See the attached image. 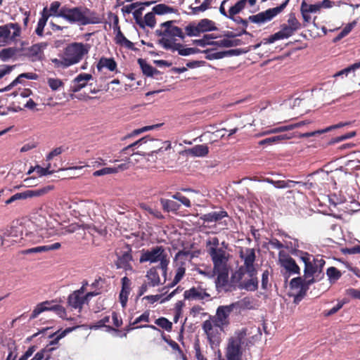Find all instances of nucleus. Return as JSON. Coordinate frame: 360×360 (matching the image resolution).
<instances>
[{
    "mask_svg": "<svg viewBox=\"0 0 360 360\" xmlns=\"http://www.w3.org/2000/svg\"><path fill=\"white\" fill-rule=\"evenodd\" d=\"M89 46L80 42L68 44L58 58L51 59L56 68L65 69L79 63L89 53Z\"/></svg>",
    "mask_w": 360,
    "mask_h": 360,
    "instance_id": "f257e3e1",
    "label": "nucleus"
},
{
    "mask_svg": "<svg viewBox=\"0 0 360 360\" xmlns=\"http://www.w3.org/2000/svg\"><path fill=\"white\" fill-rule=\"evenodd\" d=\"M60 18H62L71 24H77L79 25H86L98 22L95 13L89 8L83 6H77L70 8L63 6L60 8Z\"/></svg>",
    "mask_w": 360,
    "mask_h": 360,
    "instance_id": "f03ea898",
    "label": "nucleus"
},
{
    "mask_svg": "<svg viewBox=\"0 0 360 360\" xmlns=\"http://www.w3.org/2000/svg\"><path fill=\"white\" fill-rule=\"evenodd\" d=\"M139 261L141 263L146 262L155 263L160 262L157 266L162 270V275L166 277L169 259L162 246H155L147 250H143Z\"/></svg>",
    "mask_w": 360,
    "mask_h": 360,
    "instance_id": "7ed1b4c3",
    "label": "nucleus"
},
{
    "mask_svg": "<svg viewBox=\"0 0 360 360\" xmlns=\"http://www.w3.org/2000/svg\"><path fill=\"white\" fill-rule=\"evenodd\" d=\"M202 328L210 344L217 345L220 342L221 334L224 332L225 326L217 319L216 315H210L209 319L202 323Z\"/></svg>",
    "mask_w": 360,
    "mask_h": 360,
    "instance_id": "20e7f679",
    "label": "nucleus"
},
{
    "mask_svg": "<svg viewBox=\"0 0 360 360\" xmlns=\"http://www.w3.org/2000/svg\"><path fill=\"white\" fill-rule=\"evenodd\" d=\"M174 21L169 20L160 25L162 29L157 30L155 33L158 36L162 37L159 40V44L164 48V40H168L171 44H176V37L181 39H184L185 35L181 28L173 25Z\"/></svg>",
    "mask_w": 360,
    "mask_h": 360,
    "instance_id": "39448f33",
    "label": "nucleus"
},
{
    "mask_svg": "<svg viewBox=\"0 0 360 360\" xmlns=\"http://www.w3.org/2000/svg\"><path fill=\"white\" fill-rule=\"evenodd\" d=\"M246 337V330H242L236 333L234 337L229 339L226 356L227 360H241L242 345Z\"/></svg>",
    "mask_w": 360,
    "mask_h": 360,
    "instance_id": "423d86ee",
    "label": "nucleus"
},
{
    "mask_svg": "<svg viewBox=\"0 0 360 360\" xmlns=\"http://www.w3.org/2000/svg\"><path fill=\"white\" fill-rule=\"evenodd\" d=\"M240 257L243 259L244 264L239 267L234 276L237 275L238 280L240 281L245 274L249 276L257 274V271L255 266L256 259L255 250L253 248H247L245 255H243L242 251L240 252Z\"/></svg>",
    "mask_w": 360,
    "mask_h": 360,
    "instance_id": "0eeeda50",
    "label": "nucleus"
},
{
    "mask_svg": "<svg viewBox=\"0 0 360 360\" xmlns=\"http://www.w3.org/2000/svg\"><path fill=\"white\" fill-rule=\"evenodd\" d=\"M325 264L326 262L322 257H313L311 262L304 266V276L306 279L313 278L314 283L321 281L324 277L323 269Z\"/></svg>",
    "mask_w": 360,
    "mask_h": 360,
    "instance_id": "6e6552de",
    "label": "nucleus"
},
{
    "mask_svg": "<svg viewBox=\"0 0 360 360\" xmlns=\"http://www.w3.org/2000/svg\"><path fill=\"white\" fill-rule=\"evenodd\" d=\"M314 283L313 278L306 279L302 277L292 278L290 282V287L292 290L296 291L294 295V302H297L302 300L306 295L309 286Z\"/></svg>",
    "mask_w": 360,
    "mask_h": 360,
    "instance_id": "1a4fd4ad",
    "label": "nucleus"
},
{
    "mask_svg": "<svg viewBox=\"0 0 360 360\" xmlns=\"http://www.w3.org/2000/svg\"><path fill=\"white\" fill-rule=\"evenodd\" d=\"M289 1L290 0H285L279 6L267 9L266 11L260 12L256 15H250L249 16L248 20L250 22L257 24H263L269 22L284 10L288 4Z\"/></svg>",
    "mask_w": 360,
    "mask_h": 360,
    "instance_id": "9d476101",
    "label": "nucleus"
},
{
    "mask_svg": "<svg viewBox=\"0 0 360 360\" xmlns=\"http://www.w3.org/2000/svg\"><path fill=\"white\" fill-rule=\"evenodd\" d=\"M53 189H54V186L53 185H47V186H43L41 188H37L34 190H27L22 193H17L13 195L11 197H10L8 199H7L5 201V204L9 205L16 200L26 199L28 198L43 196L46 194L49 193L50 191H53Z\"/></svg>",
    "mask_w": 360,
    "mask_h": 360,
    "instance_id": "9b49d317",
    "label": "nucleus"
},
{
    "mask_svg": "<svg viewBox=\"0 0 360 360\" xmlns=\"http://www.w3.org/2000/svg\"><path fill=\"white\" fill-rule=\"evenodd\" d=\"M208 253L213 263V271L228 269L226 252L221 248H210Z\"/></svg>",
    "mask_w": 360,
    "mask_h": 360,
    "instance_id": "f8f14e48",
    "label": "nucleus"
},
{
    "mask_svg": "<svg viewBox=\"0 0 360 360\" xmlns=\"http://www.w3.org/2000/svg\"><path fill=\"white\" fill-rule=\"evenodd\" d=\"M53 302L44 301L37 304L30 316V320L36 319L40 314L46 311H53L61 317L65 315V309L63 306L60 304L50 306Z\"/></svg>",
    "mask_w": 360,
    "mask_h": 360,
    "instance_id": "ddd939ff",
    "label": "nucleus"
},
{
    "mask_svg": "<svg viewBox=\"0 0 360 360\" xmlns=\"http://www.w3.org/2000/svg\"><path fill=\"white\" fill-rule=\"evenodd\" d=\"M241 307L242 304L240 302H236L229 305H221L217 307L215 315L217 319L226 328L230 324L229 316L231 313L235 309H240Z\"/></svg>",
    "mask_w": 360,
    "mask_h": 360,
    "instance_id": "4468645a",
    "label": "nucleus"
},
{
    "mask_svg": "<svg viewBox=\"0 0 360 360\" xmlns=\"http://www.w3.org/2000/svg\"><path fill=\"white\" fill-rule=\"evenodd\" d=\"M20 34V27L18 23H8L0 26V43L14 40Z\"/></svg>",
    "mask_w": 360,
    "mask_h": 360,
    "instance_id": "2eb2a0df",
    "label": "nucleus"
},
{
    "mask_svg": "<svg viewBox=\"0 0 360 360\" xmlns=\"http://www.w3.org/2000/svg\"><path fill=\"white\" fill-rule=\"evenodd\" d=\"M217 274L215 285L219 292H231L236 290V287L229 282V269L213 271Z\"/></svg>",
    "mask_w": 360,
    "mask_h": 360,
    "instance_id": "dca6fc26",
    "label": "nucleus"
},
{
    "mask_svg": "<svg viewBox=\"0 0 360 360\" xmlns=\"http://www.w3.org/2000/svg\"><path fill=\"white\" fill-rule=\"evenodd\" d=\"M278 261L281 266L283 267L289 274H300V269L295 260L284 251L279 252Z\"/></svg>",
    "mask_w": 360,
    "mask_h": 360,
    "instance_id": "f3484780",
    "label": "nucleus"
},
{
    "mask_svg": "<svg viewBox=\"0 0 360 360\" xmlns=\"http://www.w3.org/2000/svg\"><path fill=\"white\" fill-rule=\"evenodd\" d=\"M126 250L121 255L118 256L115 265L117 269H123L125 271L131 270L132 266L130 262L133 259L131 255V248L129 245L125 246Z\"/></svg>",
    "mask_w": 360,
    "mask_h": 360,
    "instance_id": "a211bd4d",
    "label": "nucleus"
},
{
    "mask_svg": "<svg viewBox=\"0 0 360 360\" xmlns=\"http://www.w3.org/2000/svg\"><path fill=\"white\" fill-rule=\"evenodd\" d=\"M184 297L188 300H203L210 298V295L206 289L201 286L192 287L184 291Z\"/></svg>",
    "mask_w": 360,
    "mask_h": 360,
    "instance_id": "6ab92c4d",
    "label": "nucleus"
},
{
    "mask_svg": "<svg viewBox=\"0 0 360 360\" xmlns=\"http://www.w3.org/2000/svg\"><path fill=\"white\" fill-rule=\"evenodd\" d=\"M145 145L144 149L150 153H158L161 151L163 148V145H166L165 150L170 148L171 144L168 141L162 142L159 139H149L147 136V142L143 143Z\"/></svg>",
    "mask_w": 360,
    "mask_h": 360,
    "instance_id": "aec40b11",
    "label": "nucleus"
},
{
    "mask_svg": "<svg viewBox=\"0 0 360 360\" xmlns=\"http://www.w3.org/2000/svg\"><path fill=\"white\" fill-rule=\"evenodd\" d=\"M164 49L177 51L181 56H186L200 52V50L197 48H184L183 45L179 43L171 44L168 40H164Z\"/></svg>",
    "mask_w": 360,
    "mask_h": 360,
    "instance_id": "412c9836",
    "label": "nucleus"
},
{
    "mask_svg": "<svg viewBox=\"0 0 360 360\" xmlns=\"http://www.w3.org/2000/svg\"><path fill=\"white\" fill-rule=\"evenodd\" d=\"M122 288L119 295V301L123 308H125L128 301L131 288V280L124 276L121 279Z\"/></svg>",
    "mask_w": 360,
    "mask_h": 360,
    "instance_id": "4be33fe9",
    "label": "nucleus"
},
{
    "mask_svg": "<svg viewBox=\"0 0 360 360\" xmlns=\"http://www.w3.org/2000/svg\"><path fill=\"white\" fill-rule=\"evenodd\" d=\"M92 78L93 77L91 74L81 73L78 75L72 81L71 91L74 93L79 91L86 86L87 82L92 79Z\"/></svg>",
    "mask_w": 360,
    "mask_h": 360,
    "instance_id": "5701e85b",
    "label": "nucleus"
},
{
    "mask_svg": "<svg viewBox=\"0 0 360 360\" xmlns=\"http://www.w3.org/2000/svg\"><path fill=\"white\" fill-rule=\"evenodd\" d=\"M296 31L293 29H291L288 25L283 24L281 26V29L269 37L267 39L266 43L271 44L276 41V40L287 39L291 37Z\"/></svg>",
    "mask_w": 360,
    "mask_h": 360,
    "instance_id": "b1692460",
    "label": "nucleus"
},
{
    "mask_svg": "<svg viewBox=\"0 0 360 360\" xmlns=\"http://www.w3.org/2000/svg\"><path fill=\"white\" fill-rule=\"evenodd\" d=\"M126 169H127V165L125 163L110 167H103L101 169L93 172L92 177L96 178L108 174H116L119 172L124 171Z\"/></svg>",
    "mask_w": 360,
    "mask_h": 360,
    "instance_id": "393cba45",
    "label": "nucleus"
},
{
    "mask_svg": "<svg viewBox=\"0 0 360 360\" xmlns=\"http://www.w3.org/2000/svg\"><path fill=\"white\" fill-rule=\"evenodd\" d=\"M341 173V169H336L335 171H330V172L321 169L309 174V176L315 179V180H328L338 177V174Z\"/></svg>",
    "mask_w": 360,
    "mask_h": 360,
    "instance_id": "a878e982",
    "label": "nucleus"
},
{
    "mask_svg": "<svg viewBox=\"0 0 360 360\" xmlns=\"http://www.w3.org/2000/svg\"><path fill=\"white\" fill-rule=\"evenodd\" d=\"M51 164L48 163L45 167H41L39 165H36L34 167H32L27 172V174H30L33 172L36 173L37 175H34L32 177H27L25 180H31L32 179H36L39 177H41L43 176H46L47 174H51L53 173L52 170H50Z\"/></svg>",
    "mask_w": 360,
    "mask_h": 360,
    "instance_id": "bb28decb",
    "label": "nucleus"
},
{
    "mask_svg": "<svg viewBox=\"0 0 360 360\" xmlns=\"http://www.w3.org/2000/svg\"><path fill=\"white\" fill-rule=\"evenodd\" d=\"M184 153L191 157H205L208 154L209 148L207 146L204 144L196 145L193 148L185 150Z\"/></svg>",
    "mask_w": 360,
    "mask_h": 360,
    "instance_id": "cd10ccee",
    "label": "nucleus"
},
{
    "mask_svg": "<svg viewBox=\"0 0 360 360\" xmlns=\"http://www.w3.org/2000/svg\"><path fill=\"white\" fill-rule=\"evenodd\" d=\"M84 303L83 297L82 295L79 294V291H74L68 296V304L73 309H79L80 311Z\"/></svg>",
    "mask_w": 360,
    "mask_h": 360,
    "instance_id": "c85d7f7f",
    "label": "nucleus"
},
{
    "mask_svg": "<svg viewBox=\"0 0 360 360\" xmlns=\"http://www.w3.org/2000/svg\"><path fill=\"white\" fill-rule=\"evenodd\" d=\"M117 22H118V20L116 18V20H115L116 25L114 27V30H117V34L115 36L116 44H120L121 46H124L127 47V49H133L134 44L131 41L128 40L124 37V35L121 32L120 27L117 25Z\"/></svg>",
    "mask_w": 360,
    "mask_h": 360,
    "instance_id": "c756f323",
    "label": "nucleus"
},
{
    "mask_svg": "<svg viewBox=\"0 0 360 360\" xmlns=\"http://www.w3.org/2000/svg\"><path fill=\"white\" fill-rule=\"evenodd\" d=\"M227 217V212L221 210L219 212H212L207 214H205L200 217V219H202L204 222H217L221 220L223 218Z\"/></svg>",
    "mask_w": 360,
    "mask_h": 360,
    "instance_id": "7c9ffc66",
    "label": "nucleus"
},
{
    "mask_svg": "<svg viewBox=\"0 0 360 360\" xmlns=\"http://www.w3.org/2000/svg\"><path fill=\"white\" fill-rule=\"evenodd\" d=\"M250 279L240 282L238 285L240 289H245L248 291H255L258 289V279L257 274L249 276Z\"/></svg>",
    "mask_w": 360,
    "mask_h": 360,
    "instance_id": "2f4dec72",
    "label": "nucleus"
},
{
    "mask_svg": "<svg viewBox=\"0 0 360 360\" xmlns=\"http://www.w3.org/2000/svg\"><path fill=\"white\" fill-rule=\"evenodd\" d=\"M138 63L140 65L143 75L147 77H154L155 75L160 74L159 70L149 65L146 60L143 58H139Z\"/></svg>",
    "mask_w": 360,
    "mask_h": 360,
    "instance_id": "473e14b6",
    "label": "nucleus"
},
{
    "mask_svg": "<svg viewBox=\"0 0 360 360\" xmlns=\"http://www.w3.org/2000/svg\"><path fill=\"white\" fill-rule=\"evenodd\" d=\"M158 266L150 268L146 273V277L148 281L150 287L158 286L160 283V278L158 273Z\"/></svg>",
    "mask_w": 360,
    "mask_h": 360,
    "instance_id": "72a5a7b5",
    "label": "nucleus"
},
{
    "mask_svg": "<svg viewBox=\"0 0 360 360\" xmlns=\"http://www.w3.org/2000/svg\"><path fill=\"white\" fill-rule=\"evenodd\" d=\"M96 68L98 71H101V70L104 68L110 71H114L117 68V63L112 58L102 57L98 62Z\"/></svg>",
    "mask_w": 360,
    "mask_h": 360,
    "instance_id": "f704fd0d",
    "label": "nucleus"
},
{
    "mask_svg": "<svg viewBox=\"0 0 360 360\" xmlns=\"http://www.w3.org/2000/svg\"><path fill=\"white\" fill-rule=\"evenodd\" d=\"M37 233L42 238H49L55 236L60 235L58 230L54 226H50L49 224H46V227H40L37 230Z\"/></svg>",
    "mask_w": 360,
    "mask_h": 360,
    "instance_id": "c9c22d12",
    "label": "nucleus"
},
{
    "mask_svg": "<svg viewBox=\"0 0 360 360\" xmlns=\"http://www.w3.org/2000/svg\"><path fill=\"white\" fill-rule=\"evenodd\" d=\"M160 201L163 210L167 212H175L179 210L181 206L179 203L173 200L161 198Z\"/></svg>",
    "mask_w": 360,
    "mask_h": 360,
    "instance_id": "e433bc0d",
    "label": "nucleus"
},
{
    "mask_svg": "<svg viewBox=\"0 0 360 360\" xmlns=\"http://www.w3.org/2000/svg\"><path fill=\"white\" fill-rule=\"evenodd\" d=\"M197 24L200 34L217 30L215 23L207 18L200 20Z\"/></svg>",
    "mask_w": 360,
    "mask_h": 360,
    "instance_id": "4c0bfd02",
    "label": "nucleus"
},
{
    "mask_svg": "<svg viewBox=\"0 0 360 360\" xmlns=\"http://www.w3.org/2000/svg\"><path fill=\"white\" fill-rule=\"evenodd\" d=\"M205 53H206L205 58L207 60H217L221 59L224 57L229 56L231 54L233 51H223L218 52H213L212 50L207 49L203 51Z\"/></svg>",
    "mask_w": 360,
    "mask_h": 360,
    "instance_id": "58836bf2",
    "label": "nucleus"
},
{
    "mask_svg": "<svg viewBox=\"0 0 360 360\" xmlns=\"http://www.w3.org/2000/svg\"><path fill=\"white\" fill-rule=\"evenodd\" d=\"M46 42H41L35 44L27 49V54L32 57H37L47 47Z\"/></svg>",
    "mask_w": 360,
    "mask_h": 360,
    "instance_id": "ea45409f",
    "label": "nucleus"
},
{
    "mask_svg": "<svg viewBox=\"0 0 360 360\" xmlns=\"http://www.w3.org/2000/svg\"><path fill=\"white\" fill-rule=\"evenodd\" d=\"M46 8H44L41 13V17L39 18L37 22V28L35 30L36 34L40 37H42L44 34V29L49 18V15H46Z\"/></svg>",
    "mask_w": 360,
    "mask_h": 360,
    "instance_id": "a19ab883",
    "label": "nucleus"
},
{
    "mask_svg": "<svg viewBox=\"0 0 360 360\" xmlns=\"http://www.w3.org/2000/svg\"><path fill=\"white\" fill-rule=\"evenodd\" d=\"M217 38V36L213 34H205L202 39L193 40V44L201 47H205L207 45H214V41H212V39Z\"/></svg>",
    "mask_w": 360,
    "mask_h": 360,
    "instance_id": "79ce46f5",
    "label": "nucleus"
},
{
    "mask_svg": "<svg viewBox=\"0 0 360 360\" xmlns=\"http://www.w3.org/2000/svg\"><path fill=\"white\" fill-rule=\"evenodd\" d=\"M77 328H79V326L72 327V328H67L63 332H61L60 333H58L59 331H58L57 333H53L52 335H51L49 336L50 338H53V339L50 342V345H52L57 344L58 342V341L61 338L65 337L68 333L72 332V330H74Z\"/></svg>",
    "mask_w": 360,
    "mask_h": 360,
    "instance_id": "37998d69",
    "label": "nucleus"
},
{
    "mask_svg": "<svg viewBox=\"0 0 360 360\" xmlns=\"http://www.w3.org/2000/svg\"><path fill=\"white\" fill-rule=\"evenodd\" d=\"M240 44V39H224L219 41H214V45L218 46L220 47H233L236 46Z\"/></svg>",
    "mask_w": 360,
    "mask_h": 360,
    "instance_id": "c03bdc74",
    "label": "nucleus"
},
{
    "mask_svg": "<svg viewBox=\"0 0 360 360\" xmlns=\"http://www.w3.org/2000/svg\"><path fill=\"white\" fill-rule=\"evenodd\" d=\"M246 2L247 0H240L231 6L229 11V18H233V16L240 13L244 8Z\"/></svg>",
    "mask_w": 360,
    "mask_h": 360,
    "instance_id": "a18cd8bd",
    "label": "nucleus"
},
{
    "mask_svg": "<svg viewBox=\"0 0 360 360\" xmlns=\"http://www.w3.org/2000/svg\"><path fill=\"white\" fill-rule=\"evenodd\" d=\"M153 11L154 13L158 15H162L165 13H174L175 9L164 4H160L153 8Z\"/></svg>",
    "mask_w": 360,
    "mask_h": 360,
    "instance_id": "49530a36",
    "label": "nucleus"
},
{
    "mask_svg": "<svg viewBox=\"0 0 360 360\" xmlns=\"http://www.w3.org/2000/svg\"><path fill=\"white\" fill-rule=\"evenodd\" d=\"M326 274L331 283L336 282L342 276L341 272L334 266L329 267L327 269Z\"/></svg>",
    "mask_w": 360,
    "mask_h": 360,
    "instance_id": "de8ad7c7",
    "label": "nucleus"
},
{
    "mask_svg": "<svg viewBox=\"0 0 360 360\" xmlns=\"http://www.w3.org/2000/svg\"><path fill=\"white\" fill-rule=\"evenodd\" d=\"M109 321H110V316H105V317H103L102 319H101L98 321H97L94 325L90 326V328L91 329L97 330V329L101 328L102 327H106L108 329V330L118 331L117 330H115L112 327H111L110 326H106L105 325Z\"/></svg>",
    "mask_w": 360,
    "mask_h": 360,
    "instance_id": "09e8293b",
    "label": "nucleus"
},
{
    "mask_svg": "<svg viewBox=\"0 0 360 360\" xmlns=\"http://www.w3.org/2000/svg\"><path fill=\"white\" fill-rule=\"evenodd\" d=\"M156 20L155 17V13L153 12H150L146 14L144 16V19H143V26H139L141 28H144L145 26H148L150 28H153L155 25Z\"/></svg>",
    "mask_w": 360,
    "mask_h": 360,
    "instance_id": "8fccbe9b",
    "label": "nucleus"
},
{
    "mask_svg": "<svg viewBox=\"0 0 360 360\" xmlns=\"http://www.w3.org/2000/svg\"><path fill=\"white\" fill-rule=\"evenodd\" d=\"M60 3L59 1H53L51 5L49 11L46 9V15H49L50 16H56L60 17L59 14L60 13Z\"/></svg>",
    "mask_w": 360,
    "mask_h": 360,
    "instance_id": "3c124183",
    "label": "nucleus"
},
{
    "mask_svg": "<svg viewBox=\"0 0 360 360\" xmlns=\"http://www.w3.org/2000/svg\"><path fill=\"white\" fill-rule=\"evenodd\" d=\"M286 25L296 32L301 28V23L296 18L295 13H292L289 14Z\"/></svg>",
    "mask_w": 360,
    "mask_h": 360,
    "instance_id": "603ef678",
    "label": "nucleus"
},
{
    "mask_svg": "<svg viewBox=\"0 0 360 360\" xmlns=\"http://www.w3.org/2000/svg\"><path fill=\"white\" fill-rule=\"evenodd\" d=\"M155 323L168 332L171 331L172 329V323L165 317H160L156 319Z\"/></svg>",
    "mask_w": 360,
    "mask_h": 360,
    "instance_id": "864d4df0",
    "label": "nucleus"
},
{
    "mask_svg": "<svg viewBox=\"0 0 360 360\" xmlns=\"http://www.w3.org/2000/svg\"><path fill=\"white\" fill-rule=\"evenodd\" d=\"M186 35L188 37H197L200 34L198 24L195 22L190 23L185 27Z\"/></svg>",
    "mask_w": 360,
    "mask_h": 360,
    "instance_id": "5fc2aeb1",
    "label": "nucleus"
},
{
    "mask_svg": "<svg viewBox=\"0 0 360 360\" xmlns=\"http://www.w3.org/2000/svg\"><path fill=\"white\" fill-rule=\"evenodd\" d=\"M300 8L309 13H316L320 11V6L319 5V3L315 4H309L305 1L302 2Z\"/></svg>",
    "mask_w": 360,
    "mask_h": 360,
    "instance_id": "6e6d98bb",
    "label": "nucleus"
},
{
    "mask_svg": "<svg viewBox=\"0 0 360 360\" xmlns=\"http://www.w3.org/2000/svg\"><path fill=\"white\" fill-rule=\"evenodd\" d=\"M185 272H186V269L183 266H179L177 269H176V274H175V276L174 278V280L172 282V283L168 286L169 288H172V287H174V285H176L178 283L180 282V281L183 278V277L185 275Z\"/></svg>",
    "mask_w": 360,
    "mask_h": 360,
    "instance_id": "4d7b16f0",
    "label": "nucleus"
},
{
    "mask_svg": "<svg viewBox=\"0 0 360 360\" xmlns=\"http://www.w3.org/2000/svg\"><path fill=\"white\" fill-rule=\"evenodd\" d=\"M289 137H288L286 135H279L276 136L269 137L265 139H263L259 142V145L263 146L265 144H272L275 142H277L278 141L284 140V139H288Z\"/></svg>",
    "mask_w": 360,
    "mask_h": 360,
    "instance_id": "13d9d810",
    "label": "nucleus"
},
{
    "mask_svg": "<svg viewBox=\"0 0 360 360\" xmlns=\"http://www.w3.org/2000/svg\"><path fill=\"white\" fill-rule=\"evenodd\" d=\"M53 348H50L48 350L44 349L37 352L31 360H49L50 354H47L52 352Z\"/></svg>",
    "mask_w": 360,
    "mask_h": 360,
    "instance_id": "bf43d9fd",
    "label": "nucleus"
},
{
    "mask_svg": "<svg viewBox=\"0 0 360 360\" xmlns=\"http://www.w3.org/2000/svg\"><path fill=\"white\" fill-rule=\"evenodd\" d=\"M173 199H175L182 203L186 207H191V202L190 200L186 196L183 195L181 193H176L175 194L172 195Z\"/></svg>",
    "mask_w": 360,
    "mask_h": 360,
    "instance_id": "052dcab7",
    "label": "nucleus"
},
{
    "mask_svg": "<svg viewBox=\"0 0 360 360\" xmlns=\"http://www.w3.org/2000/svg\"><path fill=\"white\" fill-rule=\"evenodd\" d=\"M144 10V8L139 6L138 8H135V10L133 12V16L135 20L136 23L139 26H143V18H142V13Z\"/></svg>",
    "mask_w": 360,
    "mask_h": 360,
    "instance_id": "680f3d73",
    "label": "nucleus"
},
{
    "mask_svg": "<svg viewBox=\"0 0 360 360\" xmlns=\"http://www.w3.org/2000/svg\"><path fill=\"white\" fill-rule=\"evenodd\" d=\"M163 339L172 348L173 350L179 352V353L181 355L183 360H188L179 345L175 341L172 340H168L165 337H164Z\"/></svg>",
    "mask_w": 360,
    "mask_h": 360,
    "instance_id": "e2e57ef3",
    "label": "nucleus"
},
{
    "mask_svg": "<svg viewBox=\"0 0 360 360\" xmlns=\"http://www.w3.org/2000/svg\"><path fill=\"white\" fill-rule=\"evenodd\" d=\"M48 84L53 91H56L63 85V82L60 79L49 78L48 79Z\"/></svg>",
    "mask_w": 360,
    "mask_h": 360,
    "instance_id": "0e129e2a",
    "label": "nucleus"
},
{
    "mask_svg": "<svg viewBox=\"0 0 360 360\" xmlns=\"http://www.w3.org/2000/svg\"><path fill=\"white\" fill-rule=\"evenodd\" d=\"M269 274H270V273H269V270H265L262 273V288L263 290H267L269 288V287L271 286V284L269 283Z\"/></svg>",
    "mask_w": 360,
    "mask_h": 360,
    "instance_id": "69168bd1",
    "label": "nucleus"
},
{
    "mask_svg": "<svg viewBox=\"0 0 360 360\" xmlns=\"http://www.w3.org/2000/svg\"><path fill=\"white\" fill-rule=\"evenodd\" d=\"M14 53L15 51L13 49H4L0 51V58L5 61L11 58Z\"/></svg>",
    "mask_w": 360,
    "mask_h": 360,
    "instance_id": "338daca9",
    "label": "nucleus"
},
{
    "mask_svg": "<svg viewBox=\"0 0 360 360\" xmlns=\"http://www.w3.org/2000/svg\"><path fill=\"white\" fill-rule=\"evenodd\" d=\"M61 244L60 243H55L51 245L39 246L40 252H47L50 250H56L60 249Z\"/></svg>",
    "mask_w": 360,
    "mask_h": 360,
    "instance_id": "774afa93",
    "label": "nucleus"
}]
</instances>
